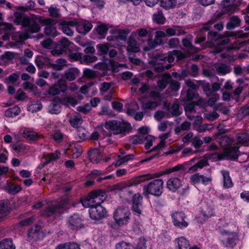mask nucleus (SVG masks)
Returning <instances> with one entry per match:
<instances>
[{
	"label": "nucleus",
	"instance_id": "f257e3e1",
	"mask_svg": "<svg viewBox=\"0 0 249 249\" xmlns=\"http://www.w3.org/2000/svg\"><path fill=\"white\" fill-rule=\"evenodd\" d=\"M220 143L222 146L225 147L222 155L216 153L211 155L206 154L199 160L197 164L191 167L190 170L197 171L199 169L202 168L207 165L208 160H220L223 158L235 160L237 158L239 154V146H235V142L234 141L229 137H223L221 138Z\"/></svg>",
	"mask_w": 249,
	"mask_h": 249
},
{
	"label": "nucleus",
	"instance_id": "f03ea898",
	"mask_svg": "<svg viewBox=\"0 0 249 249\" xmlns=\"http://www.w3.org/2000/svg\"><path fill=\"white\" fill-rule=\"evenodd\" d=\"M142 98V107L143 109H154L161 101V97L156 88L149 87L147 84H143L139 89Z\"/></svg>",
	"mask_w": 249,
	"mask_h": 249
},
{
	"label": "nucleus",
	"instance_id": "7ed1b4c3",
	"mask_svg": "<svg viewBox=\"0 0 249 249\" xmlns=\"http://www.w3.org/2000/svg\"><path fill=\"white\" fill-rule=\"evenodd\" d=\"M14 23L21 25L22 27H28V32L37 33L40 30L39 25L37 23V17L35 16H24L23 13L16 12L14 13Z\"/></svg>",
	"mask_w": 249,
	"mask_h": 249
},
{
	"label": "nucleus",
	"instance_id": "20e7f679",
	"mask_svg": "<svg viewBox=\"0 0 249 249\" xmlns=\"http://www.w3.org/2000/svg\"><path fill=\"white\" fill-rule=\"evenodd\" d=\"M228 229L221 231L223 235L226 236L222 240L223 245L226 247H234L239 240V232L236 224L232 223L228 225Z\"/></svg>",
	"mask_w": 249,
	"mask_h": 249
},
{
	"label": "nucleus",
	"instance_id": "39448f33",
	"mask_svg": "<svg viewBox=\"0 0 249 249\" xmlns=\"http://www.w3.org/2000/svg\"><path fill=\"white\" fill-rule=\"evenodd\" d=\"M196 109V106L193 103H190L187 104L185 107V111L186 114L188 118L191 120H193L194 118V125L195 129L199 132H202L208 129V125L205 124L201 125L202 121V117L200 116L197 115L195 116V111Z\"/></svg>",
	"mask_w": 249,
	"mask_h": 249
},
{
	"label": "nucleus",
	"instance_id": "423d86ee",
	"mask_svg": "<svg viewBox=\"0 0 249 249\" xmlns=\"http://www.w3.org/2000/svg\"><path fill=\"white\" fill-rule=\"evenodd\" d=\"M106 193L102 191H94L90 193L85 199L82 200L83 207L89 208L101 204L106 199Z\"/></svg>",
	"mask_w": 249,
	"mask_h": 249
},
{
	"label": "nucleus",
	"instance_id": "0eeeda50",
	"mask_svg": "<svg viewBox=\"0 0 249 249\" xmlns=\"http://www.w3.org/2000/svg\"><path fill=\"white\" fill-rule=\"evenodd\" d=\"M131 213L127 207H119L113 213V218L119 226L126 225L130 220Z\"/></svg>",
	"mask_w": 249,
	"mask_h": 249
},
{
	"label": "nucleus",
	"instance_id": "6e6552de",
	"mask_svg": "<svg viewBox=\"0 0 249 249\" xmlns=\"http://www.w3.org/2000/svg\"><path fill=\"white\" fill-rule=\"evenodd\" d=\"M105 127L114 134H119L127 131L130 127V124L123 120H113L107 122Z\"/></svg>",
	"mask_w": 249,
	"mask_h": 249
},
{
	"label": "nucleus",
	"instance_id": "1a4fd4ad",
	"mask_svg": "<svg viewBox=\"0 0 249 249\" xmlns=\"http://www.w3.org/2000/svg\"><path fill=\"white\" fill-rule=\"evenodd\" d=\"M163 181L161 179H156L150 182L143 187V194L144 195H152L160 196L162 193Z\"/></svg>",
	"mask_w": 249,
	"mask_h": 249
},
{
	"label": "nucleus",
	"instance_id": "9d476101",
	"mask_svg": "<svg viewBox=\"0 0 249 249\" xmlns=\"http://www.w3.org/2000/svg\"><path fill=\"white\" fill-rule=\"evenodd\" d=\"M152 178L150 175H143L131 179L127 182H121L117 185V189L130 193L132 188Z\"/></svg>",
	"mask_w": 249,
	"mask_h": 249
},
{
	"label": "nucleus",
	"instance_id": "9b49d317",
	"mask_svg": "<svg viewBox=\"0 0 249 249\" xmlns=\"http://www.w3.org/2000/svg\"><path fill=\"white\" fill-rule=\"evenodd\" d=\"M111 33L113 35L108 36L107 37V40L109 41H114V44L116 45L122 46L125 40L129 31L115 28L111 30Z\"/></svg>",
	"mask_w": 249,
	"mask_h": 249
},
{
	"label": "nucleus",
	"instance_id": "f8f14e48",
	"mask_svg": "<svg viewBox=\"0 0 249 249\" xmlns=\"http://www.w3.org/2000/svg\"><path fill=\"white\" fill-rule=\"evenodd\" d=\"M124 65L119 64L118 62L109 60L108 62L98 63L95 65V68L101 71H103L102 75H106L108 71L111 72L118 71L119 67H124Z\"/></svg>",
	"mask_w": 249,
	"mask_h": 249
},
{
	"label": "nucleus",
	"instance_id": "ddd939ff",
	"mask_svg": "<svg viewBox=\"0 0 249 249\" xmlns=\"http://www.w3.org/2000/svg\"><path fill=\"white\" fill-rule=\"evenodd\" d=\"M240 0H223L221 3L222 13L216 15L217 18L225 13H232L236 10V7L240 5Z\"/></svg>",
	"mask_w": 249,
	"mask_h": 249
},
{
	"label": "nucleus",
	"instance_id": "4468645a",
	"mask_svg": "<svg viewBox=\"0 0 249 249\" xmlns=\"http://www.w3.org/2000/svg\"><path fill=\"white\" fill-rule=\"evenodd\" d=\"M68 202L69 200L67 199V200H65L62 202L58 206L55 205L49 206L47 209L42 213V215L47 217L55 214L56 213H62L64 209L67 208Z\"/></svg>",
	"mask_w": 249,
	"mask_h": 249
},
{
	"label": "nucleus",
	"instance_id": "2eb2a0df",
	"mask_svg": "<svg viewBox=\"0 0 249 249\" xmlns=\"http://www.w3.org/2000/svg\"><path fill=\"white\" fill-rule=\"evenodd\" d=\"M41 22L45 26L44 32L47 35L55 37L58 35L55 27L56 20L51 18H46L43 19Z\"/></svg>",
	"mask_w": 249,
	"mask_h": 249
},
{
	"label": "nucleus",
	"instance_id": "dca6fc26",
	"mask_svg": "<svg viewBox=\"0 0 249 249\" xmlns=\"http://www.w3.org/2000/svg\"><path fill=\"white\" fill-rule=\"evenodd\" d=\"M174 225L179 228L183 229L188 226V223L185 220L186 215L182 212H177L172 215Z\"/></svg>",
	"mask_w": 249,
	"mask_h": 249
},
{
	"label": "nucleus",
	"instance_id": "f3484780",
	"mask_svg": "<svg viewBox=\"0 0 249 249\" xmlns=\"http://www.w3.org/2000/svg\"><path fill=\"white\" fill-rule=\"evenodd\" d=\"M89 213L91 218L97 220L104 217L107 214V211L100 204H98L89 209Z\"/></svg>",
	"mask_w": 249,
	"mask_h": 249
},
{
	"label": "nucleus",
	"instance_id": "a211bd4d",
	"mask_svg": "<svg viewBox=\"0 0 249 249\" xmlns=\"http://www.w3.org/2000/svg\"><path fill=\"white\" fill-rule=\"evenodd\" d=\"M74 26L77 31L81 34L85 35L88 33L92 28V23L86 20H75Z\"/></svg>",
	"mask_w": 249,
	"mask_h": 249
},
{
	"label": "nucleus",
	"instance_id": "6ab92c4d",
	"mask_svg": "<svg viewBox=\"0 0 249 249\" xmlns=\"http://www.w3.org/2000/svg\"><path fill=\"white\" fill-rule=\"evenodd\" d=\"M175 249H195V246H191L189 241L185 237L181 236L174 241Z\"/></svg>",
	"mask_w": 249,
	"mask_h": 249
},
{
	"label": "nucleus",
	"instance_id": "aec40b11",
	"mask_svg": "<svg viewBox=\"0 0 249 249\" xmlns=\"http://www.w3.org/2000/svg\"><path fill=\"white\" fill-rule=\"evenodd\" d=\"M136 33H132L127 42V51L129 53H137L140 51V45L136 39Z\"/></svg>",
	"mask_w": 249,
	"mask_h": 249
},
{
	"label": "nucleus",
	"instance_id": "412c9836",
	"mask_svg": "<svg viewBox=\"0 0 249 249\" xmlns=\"http://www.w3.org/2000/svg\"><path fill=\"white\" fill-rule=\"evenodd\" d=\"M142 197L140 194H135L132 197V209L134 214L139 216L141 214V200Z\"/></svg>",
	"mask_w": 249,
	"mask_h": 249
},
{
	"label": "nucleus",
	"instance_id": "4be33fe9",
	"mask_svg": "<svg viewBox=\"0 0 249 249\" xmlns=\"http://www.w3.org/2000/svg\"><path fill=\"white\" fill-rule=\"evenodd\" d=\"M75 20H61L59 22V25L63 32L67 36H71L73 32L71 29L72 27H75Z\"/></svg>",
	"mask_w": 249,
	"mask_h": 249
},
{
	"label": "nucleus",
	"instance_id": "5701e85b",
	"mask_svg": "<svg viewBox=\"0 0 249 249\" xmlns=\"http://www.w3.org/2000/svg\"><path fill=\"white\" fill-rule=\"evenodd\" d=\"M188 54L186 53H183L180 51L174 50L172 52H169L168 56H164L163 58L161 57L160 59H163L164 60H167L168 62H173L175 58L176 57L178 60H181L184 58L187 57Z\"/></svg>",
	"mask_w": 249,
	"mask_h": 249
},
{
	"label": "nucleus",
	"instance_id": "b1692460",
	"mask_svg": "<svg viewBox=\"0 0 249 249\" xmlns=\"http://www.w3.org/2000/svg\"><path fill=\"white\" fill-rule=\"evenodd\" d=\"M71 57L75 60L81 59L82 62L89 64L97 60V56L93 55H85L83 56L80 53H73L70 55Z\"/></svg>",
	"mask_w": 249,
	"mask_h": 249
},
{
	"label": "nucleus",
	"instance_id": "393cba45",
	"mask_svg": "<svg viewBox=\"0 0 249 249\" xmlns=\"http://www.w3.org/2000/svg\"><path fill=\"white\" fill-rule=\"evenodd\" d=\"M35 64L38 69L49 68L52 66V61L44 55H38L36 58Z\"/></svg>",
	"mask_w": 249,
	"mask_h": 249
},
{
	"label": "nucleus",
	"instance_id": "a878e982",
	"mask_svg": "<svg viewBox=\"0 0 249 249\" xmlns=\"http://www.w3.org/2000/svg\"><path fill=\"white\" fill-rule=\"evenodd\" d=\"M20 133L23 138L29 141H36L39 137L36 132L27 128H22Z\"/></svg>",
	"mask_w": 249,
	"mask_h": 249
},
{
	"label": "nucleus",
	"instance_id": "bb28decb",
	"mask_svg": "<svg viewBox=\"0 0 249 249\" xmlns=\"http://www.w3.org/2000/svg\"><path fill=\"white\" fill-rule=\"evenodd\" d=\"M81 218L77 214H74L68 220V227L72 230H77L82 227Z\"/></svg>",
	"mask_w": 249,
	"mask_h": 249
},
{
	"label": "nucleus",
	"instance_id": "cd10ccee",
	"mask_svg": "<svg viewBox=\"0 0 249 249\" xmlns=\"http://www.w3.org/2000/svg\"><path fill=\"white\" fill-rule=\"evenodd\" d=\"M42 234L41 227L36 226L32 228L28 232V239L29 241H36L39 239Z\"/></svg>",
	"mask_w": 249,
	"mask_h": 249
},
{
	"label": "nucleus",
	"instance_id": "c85d7f7f",
	"mask_svg": "<svg viewBox=\"0 0 249 249\" xmlns=\"http://www.w3.org/2000/svg\"><path fill=\"white\" fill-rule=\"evenodd\" d=\"M166 185L170 191L174 192L182 186V183L178 178H172L167 180Z\"/></svg>",
	"mask_w": 249,
	"mask_h": 249
},
{
	"label": "nucleus",
	"instance_id": "c756f323",
	"mask_svg": "<svg viewBox=\"0 0 249 249\" xmlns=\"http://www.w3.org/2000/svg\"><path fill=\"white\" fill-rule=\"evenodd\" d=\"M62 100L59 98H55L48 107V111L51 114H58L61 111Z\"/></svg>",
	"mask_w": 249,
	"mask_h": 249
},
{
	"label": "nucleus",
	"instance_id": "7c9ffc66",
	"mask_svg": "<svg viewBox=\"0 0 249 249\" xmlns=\"http://www.w3.org/2000/svg\"><path fill=\"white\" fill-rule=\"evenodd\" d=\"M186 0H160V6L164 9H169L176 5L184 3Z\"/></svg>",
	"mask_w": 249,
	"mask_h": 249
},
{
	"label": "nucleus",
	"instance_id": "2f4dec72",
	"mask_svg": "<svg viewBox=\"0 0 249 249\" xmlns=\"http://www.w3.org/2000/svg\"><path fill=\"white\" fill-rule=\"evenodd\" d=\"M169 137V133H164L159 136V139L160 142L156 146H155L152 150L160 151L162 150L166 146V140Z\"/></svg>",
	"mask_w": 249,
	"mask_h": 249
},
{
	"label": "nucleus",
	"instance_id": "473e14b6",
	"mask_svg": "<svg viewBox=\"0 0 249 249\" xmlns=\"http://www.w3.org/2000/svg\"><path fill=\"white\" fill-rule=\"evenodd\" d=\"M195 160V159H192L191 160L185 163L183 165H178L172 168H170L168 170H167L166 171V173H172L173 172H174V171H178V170H179L181 169H186V167H185V166H187V165H189V166H191L188 169V171L189 172H195V171H193V170H190V169L191 167L197 164L198 162H199V161L197 162V163L194 164V165H193V164L194 163V160Z\"/></svg>",
	"mask_w": 249,
	"mask_h": 249
},
{
	"label": "nucleus",
	"instance_id": "72a5a7b5",
	"mask_svg": "<svg viewBox=\"0 0 249 249\" xmlns=\"http://www.w3.org/2000/svg\"><path fill=\"white\" fill-rule=\"evenodd\" d=\"M213 36L214 40L213 42H212L213 45L214 44H218L219 45H223L228 43L229 42V38L228 37H225L220 38L218 40V35L215 32H210L209 33L208 38L211 39V36Z\"/></svg>",
	"mask_w": 249,
	"mask_h": 249
},
{
	"label": "nucleus",
	"instance_id": "f704fd0d",
	"mask_svg": "<svg viewBox=\"0 0 249 249\" xmlns=\"http://www.w3.org/2000/svg\"><path fill=\"white\" fill-rule=\"evenodd\" d=\"M237 145L248 146L249 144V135L247 133H239L237 135L236 142Z\"/></svg>",
	"mask_w": 249,
	"mask_h": 249
},
{
	"label": "nucleus",
	"instance_id": "c9c22d12",
	"mask_svg": "<svg viewBox=\"0 0 249 249\" xmlns=\"http://www.w3.org/2000/svg\"><path fill=\"white\" fill-rule=\"evenodd\" d=\"M70 147V149L71 150L72 157L73 158H78L79 157L83 152L82 147L78 143H70L69 145Z\"/></svg>",
	"mask_w": 249,
	"mask_h": 249
},
{
	"label": "nucleus",
	"instance_id": "e433bc0d",
	"mask_svg": "<svg viewBox=\"0 0 249 249\" xmlns=\"http://www.w3.org/2000/svg\"><path fill=\"white\" fill-rule=\"evenodd\" d=\"M88 155L89 160L93 163H98L102 158L101 153L98 149L89 151Z\"/></svg>",
	"mask_w": 249,
	"mask_h": 249
},
{
	"label": "nucleus",
	"instance_id": "4c0bfd02",
	"mask_svg": "<svg viewBox=\"0 0 249 249\" xmlns=\"http://www.w3.org/2000/svg\"><path fill=\"white\" fill-rule=\"evenodd\" d=\"M70 44L71 42L67 38H62L57 45V47L59 48V50H57L58 52L57 53L61 54L63 52H65L70 46Z\"/></svg>",
	"mask_w": 249,
	"mask_h": 249
},
{
	"label": "nucleus",
	"instance_id": "58836bf2",
	"mask_svg": "<svg viewBox=\"0 0 249 249\" xmlns=\"http://www.w3.org/2000/svg\"><path fill=\"white\" fill-rule=\"evenodd\" d=\"M10 208L7 202H0V220L9 213Z\"/></svg>",
	"mask_w": 249,
	"mask_h": 249
},
{
	"label": "nucleus",
	"instance_id": "ea45409f",
	"mask_svg": "<svg viewBox=\"0 0 249 249\" xmlns=\"http://www.w3.org/2000/svg\"><path fill=\"white\" fill-rule=\"evenodd\" d=\"M55 249H81L80 246L75 242H69L58 245Z\"/></svg>",
	"mask_w": 249,
	"mask_h": 249
},
{
	"label": "nucleus",
	"instance_id": "a19ab883",
	"mask_svg": "<svg viewBox=\"0 0 249 249\" xmlns=\"http://www.w3.org/2000/svg\"><path fill=\"white\" fill-rule=\"evenodd\" d=\"M79 72V70L76 68L69 69L65 73V77L69 81L73 80L75 79L76 76Z\"/></svg>",
	"mask_w": 249,
	"mask_h": 249
},
{
	"label": "nucleus",
	"instance_id": "79ce46f5",
	"mask_svg": "<svg viewBox=\"0 0 249 249\" xmlns=\"http://www.w3.org/2000/svg\"><path fill=\"white\" fill-rule=\"evenodd\" d=\"M15 246L11 239H4L0 242V249H15Z\"/></svg>",
	"mask_w": 249,
	"mask_h": 249
},
{
	"label": "nucleus",
	"instance_id": "37998d69",
	"mask_svg": "<svg viewBox=\"0 0 249 249\" xmlns=\"http://www.w3.org/2000/svg\"><path fill=\"white\" fill-rule=\"evenodd\" d=\"M42 108V105L39 101L31 102L28 106V110L32 112L40 110Z\"/></svg>",
	"mask_w": 249,
	"mask_h": 249
},
{
	"label": "nucleus",
	"instance_id": "c03bdc74",
	"mask_svg": "<svg viewBox=\"0 0 249 249\" xmlns=\"http://www.w3.org/2000/svg\"><path fill=\"white\" fill-rule=\"evenodd\" d=\"M29 37L27 33L17 32L13 34L12 39L16 42H22Z\"/></svg>",
	"mask_w": 249,
	"mask_h": 249
},
{
	"label": "nucleus",
	"instance_id": "a18cd8bd",
	"mask_svg": "<svg viewBox=\"0 0 249 249\" xmlns=\"http://www.w3.org/2000/svg\"><path fill=\"white\" fill-rule=\"evenodd\" d=\"M215 68L217 73L219 75H225L231 71L230 68L223 64H218Z\"/></svg>",
	"mask_w": 249,
	"mask_h": 249
},
{
	"label": "nucleus",
	"instance_id": "49530a36",
	"mask_svg": "<svg viewBox=\"0 0 249 249\" xmlns=\"http://www.w3.org/2000/svg\"><path fill=\"white\" fill-rule=\"evenodd\" d=\"M133 157L134 156L132 154H129L123 157H121L120 156H118V159L115 162V165L116 166H119L122 164L127 162V161L133 160Z\"/></svg>",
	"mask_w": 249,
	"mask_h": 249
},
{
	"label": "nucleus",
	"instance_id": "de8ad7c7",
	"mask_svg": "<svg viewBox=\"0 0 249 249\" xmlns=\"http://www.w3.org/2000/svg\"><path fill=\"white\" fill-rule=\"evenodd\" d=\"M20 112V108L18 106H15L6 110L5 112V115L7 117H13L18 115Z\"/></svg>",
	"mask_w": 249,
	"mask_h": 249
},
{
	"label": "nucleus",
	"instance_id": "09e8293b",
	"mask_svg": "<svg viewBox=\"0 0 249 249\" xmlns=\"http://www.w3.org/2000/svg\"><path fill=\"white\" fill-rule=\"evenodd\" d=\"M240 23V20L237 17H231L227 25V28L228 30L232 29L239 26Z\"/></svg>",
	"mask_w": 249,
	"mask_h": 249
},
{
	"label": "nucleus",
	"instance_id": "8fccbe9b",
	"mask_svg": "<svg viewBox=\"0 0 249 249\" xmlns=\"http://www.w3.org/2000/svg\"><path fill=\"white\" fill-rule=\"evenodd\" d=\"M213 214V211L212 209L209 210L208 211H203L199 214V215L197 218V221L198 222L202 223L207 218L212 216Z\"/></svg>",
	"mask_w": 249,
	"mask_h": 249
},
{
	"label": "nucleus",
	"instance_id": "3c124183",
	"mask_svg": "<svg viewBox=\"0 0 249 249\" xmlns=\"http://www.w3.org/2000/svg\"><path fill=\"white\" fill-rule=\"evenodd\" d=\"M223 177L224 186L226 188H230L232 186L231 179L229 176V172L227 171L221 172Z\"/></svg>",
	"mask_w": 249,
	"mask_h": 249
},
{
	"label": "nucleus",
	"instance_id": "603ef678",
	"mask_svg": "<svg viewBox=\"0 0 249 249\" xmlns=\"http://www.w3.org/2000/svg\"><path fill=\"white\" fill-rule=\"evenodd\" d=\"M167 36H179L183 33V31L179 27L175 28H169L166 31Z\"/></svg>",
	"mask_w": 249,
	"mask_h": 249
},
{
	"label": "nucleus",
	"instance_id": "864d4df0",
	"mask_svg": "<svg viewBox=\"0 0 249 249\" xmlns=\"http://www.w3.org/2000/svg\"><path fill=\"white\" fill-rule=\"evenodd\" d=\"M153 20L158 24H163L165 23L166 19L161 12H158L153 16Z\"/></svg>",
	"mask_w": 249,
	"mask_h": 249
},
{
	"label": "nucleus",
	"instance_id": "5fc2aeb1",
	"mask_svg": "<svg viewBox=\"0 0 249 249\" xmlns=\"http://www.w3.org/2000/svg\"><path fill=\"white\" fill-rule=\"evenodd\" d=\"M82 122L83 119L79 115H74L70 119V123L73 127H78L82 124Z\"/></svg>",
	"mask_w": 249,
	"mask_h": 249
},
{
	"label": "nucleus",
	"instance_id": "6e6d98bb",
	"mask_svg": "<svg viewBox=\"0 0 249 249\" xmlns=\"http://www.w3.org/2000/svg\"><path fill=\"white\" fill-rule=\"evenodd\" d=\"M170 79V75L168 73H164L161 80H159L158 82L159 87L161 89L165 88Z\"/></svg>",
	"mask_w": 249,
	"mask_h": 249
},
{
	"label": "nucleus",
	"instance_id": "4d7b16f0",
	"mask_svg": "<svg viewBox=\"0 0 249 249\" xmlns=\"http://www.w3.org/2000/svg\"><path fill=\"white\" fill-rule=\"evenodd\" d=\"M60 152L59 151H56L53 153L47 154L45 156V159L47 163H49L55 160L60 157Z\"/></svg>",
	"mask_w": 249,
	"mask_h": 249
},
{
	"label": "nucleus",
	"instance_id": "13d9d810",
	"mask_svg": "<svg viewBox=\"0 0 249 249\" xmlns=\"http://www.w3.org/2000/svg\"><path fill=\"white\" fill-rule=\"evenodd\" d=\"M66 61L63 59H58L55 64H53L52 63V66L51 67H52L54 70L60 71L66 65Z\"/></svg>",
	"mask_w": 249,
	"mask_h": 249
},
{
	"label": "nucleus",
	"instance_id": "bf43d9fd",
	"mask_svg": "<svg viewBox=\"0 0 249 249\" xmlns=\"http://www.w3.org/2000/svg\"><path fill=\"white\" fill-rule=\"evenodd\" d=\"M109 44L108 43L99 44L97 45L96 48L101 54H106L109 51Z\"/></svg>",
	"mask_w": 249,
	"mask_h": 249
},
{
	"label": "nucleus",
	"instance_id": "052dcab7",
	"mask_svg": "<svg viewBox=\"0 0 249 249\" xmlns=\"http://www.w3.org/2000/svg\"><path fill=\"white\" fill-rule=\"evenodd\" d=\"M107 27L106 24H102L99 25L97 27V31L100 36L101 38H103L105 37L106 35L107 31Z\"/></svg>",
	"mask_w": 249,
	"mask_h": 249
},
{
	"label": "nucleus",
	"instance_id": "680f3d73",
	"mask_svg": "<svg viewBox=\"0 0 249 249\" xmlns=\"http://www.w3.org/2000/svg\"><path fill=\"white\" fill-rule=\"evenodd\" d=\"M59 93V89L58 88H56V85H53L50 87L47 92L44 94V95L47 98H50L51 96L58 94Z\"/></svg>",
	"mask_w": 249,
	"mask_h": 249
},
{
	"label": "nucleus",
	"instance_id": "e2e57ef3",
	"mask_svg": "<svg viewBox=\"0 0 249 249\" xmlns=\"http://www.w3.org/2000/svg\"><path fill=\"white\" fill-rule=\"evenodd\" d=\"M170 111L172 115H178L180 114V112L179 110V106L178 101L174 102L171 106L170 108L167 109Z\"/></svg>",
	"mask_w": 249,
	"mask_h": 249
},
{
	"label": "nucleus",
	"instance_id": "0e129e2a",
	"mask_svg": "<svg viewBox=\"0 0 249 249\" xmlns=\"http://www.w3.org/2000/svg\"><path fill=\"white\" fill-rule=\"evenodd\" d=\"M155 138L151 135L144 136V142L145 147L146 149H149L152 146L153 142L155 141Z\"/></svg>",
	"mask_w": 249,
	"mask_h": 249
},
{
	"label": "nucleus",
	"instance_id": "69168bd1",
	"mask_svg": "<svg viewBox=\"0 0 249 249\" xmlns=\"http://www.w3.org/2000/svg\"><path fill=\"white\" fill-rule=\"evenodd\" d=\"M62 104L67 106H74L77 104V101L73 98L66 97L62 100Z\"/></svg>",
	"mask_w": 249,
	"mask_h": 249
},
{
	"label": "nucleus",
	"instance_id": "338daca9",
	"mask_svg": "<svg viewBox=\"0 0 249 249\" xmlns=\"http://www.w3.org/2000/svg\"><path fill=\"white\" fill-rule=\"evenodd\" d=\"M166 32L162 31H158L156 32L155 35V43L156 44H160L162 43L161 38L166 37Z\"/></svg>",
	"mask_w": 249,
	"mask_h": 249
},
{
	"label": "nucleus",
	"instance_id": "774afa93",
	"mask_svg": "<svg viewBox=\"0 0 249 249\" xmlns=\"http://www.w3.org/2000/svg\"><path fill=\"white\" fill-rule=\"evenodd\" d=\"M50 16L58 18L60 15L59 9L54 5H51L48 9Z\"/></svg>",
	"mask_w": 249,
	"mask_h": 249
}]
</instances>
